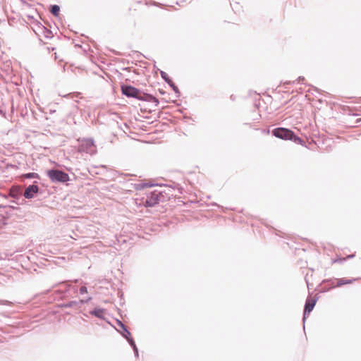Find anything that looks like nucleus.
<instances>
[{
    "instance_id": "nucleus-6",
    "label": "nucleus",
    "mask_w": 361,
    "mask_h": 361,
    "mask_svg": "<svg viewBox=\"0 0 361 361\" xmlns=\"http://www.w3.org/2000/svg\"><path fill=\"white\" fill-rule=\"evenodd\" d=\"M39 190V188L36 185H32L28 186L24 192V196L26 198H32L34 197L35 194L37 193Z\"/></svg>"
},
{
    "instance_id": "nucleus-7",
    "label": "nucleus",
    "mask_w": 361,
    "mask_h": 361,
    "mask_svg": "<svg viewBox=\"0 0 361 361\" xmlns=\"http://www.w3.org/2000/svg\"><path fill=\"white\" fill-rule=\"evenodd\" d=\"M316 304V300L313 298H307L305 310H304V316L305 317L307 314H309L311 311L313 310L314 305Z\"/></svg>"
},
{
    "instance_id": "nucleus-11",
    "label": "nucleus",
    "mask_w": 361,
    "mask_h": 361,
    "mask_svg": "<svg viewBox=\"0 0 361 361\" xmlns=\"http://www.w3.org/2000/svg\"><path fill=\"white\" fill-rule=\"evenodd\" d=\"M292 137L290 138V140H293V142L298 143V144H300V145H305V142L303 140H302L300 137H299L298 136L295 135V133H293V135L291 136Z\"/></svg>"
},
{
    "instance_id": "nucleus-1",
    "label": "nucleus",
    "mask_w": 361,
    "mask_h": 361,
    "mask_svg": "<svg viewBox=\"0 0 361 361\" xmlns=\"http://www.w3.org/2000/svg\"><path fill=\"white\" fill-rule=\"evenodd\" d=\"M47 175L49 178L54 182H66L69 180L68 174L59 170H49L47 171Z\"/></svg>"
},
{
    "instance_id": "nucleus-5",
    "label": "nucleus",
    "mask_w": 361,
    "mask_h": 361,
    "mask_svg": "<svg viewBox=\"0 0 361 361\" xmlns=\"http://www.w3.org/2000/svg\"><path fill=\"white\" fill-rule=\"evenodd\" d=\"M94 142L91 139H84L81 140L79 149L82 152L92 153L94 152Z\"/></svg>"
},
{
    "instance_id": "nucleus-14",
    "label": "nucleus",
    "mask_w": 361,
    "mask_h": 361,
    "mask_svg": "<svg viewBox=\"0 0 361 361\" xmlns=\"http://www.w3.org/2000/svg\"><path fill=\"white\" fill-rule=\"evenodd\" d=\"M87 292V288L85 287V286H82L80 288V293H86Z\"/></svg>"
},
{
    "instance_id": "nucleus-4",
    "label": "nucleus",
    "mask_w": 361,
    "mask_h": 361,
    "mask_svg": "<svg viewBox=\"0 0 361 361\" xmlns=\"http://www.w3.org/2000/svg\"><path fill=\"white\" fill-rule=\"evenodd\" d=\"M122 92L127 97L141 98V92L137 88L130 85L123 86Z\"/></svg>"
},
{
    "instance_id": "nucleus-13",
    "label": "nucleus",
    "mask_w": 361,
    "mask_h": 361,
    "mask_svg": "<svg viewBox=\"0 0 361 361\" xmlns=\"http://www.w3.org/2000/svg\"><path fill=\"white\" fill-rule=\"evenodd\" d=\"M26 178H35V174L34 173H30L26 175H25Z\"/></svg>"
},
{
    "instance_id": "nucleus-12",
    "label": "nucleus",
    "mask_w": 361,
    "mask_h": 361,
    "mask_svg": "<svg viewBox=\"0 0 361 361\" xmlns=\"http://www.w3.org/2000/svg\"><path fill=\"white\" fill-rule=\"evenodd\" d=\"M60 8L57 5H54L51 6V12L54 16H58L59 13Z\"/></svg>"
},
{
    "instance_id": "nucleus-16",
    "label": "nucleus",
    "mask_w": 361,
    "mask_h": 361,
    "mask_svg": "<svg viewBox=\"0 0 361 361\" xmlns=\"http://www.w3.org/2000/svg\"><path fill=\"white\" fill-rule=\"evenodd\" d=\"M150 98H151V100H153L154 102L158 103V101H157V99L155 97H150Z\"/></svg>"
},
{
    "instance_id": "nucleus-3",
    "label": "nucleus",
    "mask_w": 361,
    "mask_h": 361,
    "mask_svg": "<svg viewBox=\"0 0 361 361\" xmlns=\"http://www.w3.org/2000/svg\"><path fill=\"white\" fill-rule=\"evenodd\" d=\"M272 134L282 140H290L291 136L293 135V132L288 128H277L272 130Z\"/></svg>"
},
{
    "instance_id": "nucleus-15",
    "label": "nucleus",
    "mask_w": 361,
    "mask_h": 361,
    "mask_svg": "<svg viewBox=\"0 0 361 361\" xmlns=\"http://www.w3.org/2000/svg\"><path fill=\"white\" fill-rule=\"evenodd\" d=\"M16 189H13L12 188L10 191V195L13 197H15L16 196Z\"/></svg>"
},
{
    "instance_id": "nucleus-9",
    "label": "nucleus",
    "mask_w": 361,
    "mask_h": 361,
    "mask_svg": "<svg viewBox=\"0 0 361 361\" xmlns=\"http://www.w3.org/2000/svg\"><path fill=\"white\" fill-rule=\"evenodd\" d=\"M91 314L96 316L99 318L104 317V310L102 308H95L93 311L91 312Z\"/></svg>"
},
{
    "instance_id": "nucleus-2",
    "label": "nucleus",
    "mask_w": 361,
    "mask_h": 361,
    "mask_svg": "<svg viewBox=\"0 0 361 361\" xmlns=\"http://www.w3.org/2000/svg\"><path fill=\"white\" fill-rule=\"evenodd\" d=\"M159 202V193L157 191L151 192L149 193L146 198H142L140 204L147 207H153L157 204Z\"/></svg>"
},
{
    "instance_id": "nucleus-8",
    "label": "nucleus",
    "mask_w": 361,
    "mask_h": 361,
    "mask_svg": "<svg viewBox=\"0 0 361 361\" xmlns=\"http://www.w3.org/2000/svg\"><path fill=\"white\" fill-rule=\"evenodd\" d=\"M355 281H356V279H345V278L340 279H338L337 283L335 286L340 287L343 285L350 284Z\"/></svg>"
},
{
    "instance_id": "nucleus-10",
    "label": "nucleus",
    "mask_w": 361,
    "mask_h": 361,
    "mask_svg": "<svg viewBox=\"0 0 361 361\" xmlns=\"http://www.w3.org/2000/svg\"><path fill=\"white\" fill-rule=\"evenodd\" d=\"M354 256H355L354 255H349L346 257H340L338 256L336 258L332 259V263L333 264L341 263V262L345 261L346 259H350V258L354 257Z\"/></svg>"
}]
</instances>
